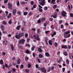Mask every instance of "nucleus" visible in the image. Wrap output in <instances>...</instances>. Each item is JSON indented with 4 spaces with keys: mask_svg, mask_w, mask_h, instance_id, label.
Masks as SVG:
<instances>
[{
    "mask_svg": "<svg viewBox=\"0 0 73 73\" xmlns=\"http://www.w3.org/2000/svg\"><path fill=\"white\" fill-rule=\"evenodd\" d=\"M8 8L9 9H11L12 8V3H8Z\"/></svg>",
    "mask_w": 73,
    "mask_h": 73,
    "instance_id": "nucleus-7",
    "label": "nucleus"
},
{
    "mask_svg": "<svg viewBox=\"0 0 73 73\" xmlns=\"http://www.w3.org/2000/svg\"><path fill=\"white\" fill-rule=\"evenodd\" d=\"M48 43L50 45H52L53 44V43H52V40H49L48 41Z\"/></svg>",
    "mask_w": 73,
    "mask_h": 73,
    "instance_id": "nucleus-15",
    "label": "nucleus"
},
{
    "mask_svg": "<svg viewBox=\"0 0 73 73\" xmlns=\"http://www.w3.org/2000/svg\"><path fill=\"white\" fill-rule=\"evenodd\" d=\"M25 41V40L24 39H22L19 41V44H24Z\"/></svg>",
    "mask_w": 73,
    "mask_h": 73,
    "instance_id": "nucleus-3",
    "label": "nucleus"
},
{
    "mask_svg": "<svg viewBox=\"0 0 73 73\" xmlns=\"http://www.w3.org/2000/svg\"><path fill=\"white\" fill-rule=\"evenodd\" d=\"M0 64H3V60H0Z\"/></svg>",
    "mask_w": 73,
    "mask_h": 73,
    "instance_id": "nucleus-35",
    "label": "nucleus"
},
{
    "mask_svg": "<svg viewBox=\"0 0 73 73\" xmlns=\"http://www.w3.org/2000/svg\"><path fill=\"white\" fill-rule=\"evenodd\" d=\"M46 19V18H42L41 19V21H42V23H43V22H44V21H45V19Z\"/></svg>",
    "mask_w": 73,
    "mask_h": 73,
    "instance_id": "nucleus-10",
    "label": "nucleus"
},
{
    "mask_svg": "<svg viewBox=\"0 0 73 73\" xmlns=\"http://www.w3.org/2000/svg\"><path fill=\"white\" fill-rule=\"evenodd\" d=\"M31 67V64H29L28 65V68H30Z\"/></svg>",
    "mask_w": 73,
    "mask_h": 73,
    "instance_id": "nucleus-56",
    "label": "nucleus"
},
{
    "mask_svg": "<svg viewBox=\"0 0 73 73\" xmlns=\"http://www.w3.org/2000/svg\"><path fill=\"white\" fill-rule=\"evenodd\" d=\"M67 46L65 45V46H63L62 45V48H64V49H67Z\"/></svg>",
    "mask_w": 73,
    "mask_h": 73,
    "instance_id": "nucleus-14",
    "label": "nucleus"
},
{
    "mask_svg": "<svg viewBox=\"0 0 73 73\" xmlns=\"http://www.w3.org/2000/svg\"><path fill=\"white\" fill-rule=\"evenodd\" d=\"M62 20H60L59 21V24H61V23H62Z\"/></svg>",
    "mask_w": 73,
    "mask_h": 73,
    "instance_id": "nucleus-43",
    "label": "nucleus"
},
{
    "mask_svg": "<svg viewBox=\"0 0 73 73\" xmlns=\"http://www.w3.org/2000/svg\"><path fill=\"white\" fill-rule=\"evenodd\" d=\"M5 66L6 68H8V69H9V68H8V64H5Z\"/></svg>",
    "mask_w": 73,
    "mask_h": 73,
    "instance_id": "nucleus-44",
    "label": "nucleus"
},
{
    "mask_svg": "<svg viewBox=\"0 0 73 73\" xmlns=\"http://www.w3.org/2000/svg\"><path fill=\"white\" fill-rule=\"evenodd\" d=\"M70 16L71 17H73V14L72 13H71L70 14Z\"/></svg>",
    "mask_w": 73,
    "mask_h": 73,
    "instance_id": "nucleus-53",
    "label": "nucleus"
},
{
    "mask_svg": "<svg viewBox=\"0 0 73 73\" xmlns=\"http://www.w3.org/2000/svg\"><path fill=\"white\" fill-rule=\"evenodd\" d=\"M13 15H16V9H15L13 10Z\"/></svg>",
    "mask_w": 73,
    "mask_h": 73,
    "instance_id": "nucleus-9",
    "label": "nucleus"
},
{
    "mask_svg": "<svg viewBox=\"0 0 73 73\" xmlns=\"http://www.w3.org/2000/svg\"><path fill=\"white\" fill-rule=\"evenodd\" d=\"M20 67L21 69H23L24 68V65H23V64H21L20 66Z\"/></svg>",
    "mask_w": 73,
    "mask_h": 73,
    "instance_id": "nucleus-46",
    "label": "nucleus"
},
{
    "mask_svg": "<svg viewBox=\"0 0 73 73\" xmlns=\"http://www.w3.org/2000/svg\"><path fill=\"white\" fill-rule=\"evenodd\" d=\"M45 41H48V38L47 37H45Z\"/></svg>",
    "mask_w": 73,
    "mask_h": 73,
    "instance_id": "nucleus-51",
    "label": "nucleus"
},
{
    "mask_svg": "<svg viewBox=\"0 0 73 73\" xmlns=\"http://www.w3.org/2000/svg\"><path fill=\"white\" fill-rule=\"evenodd\" d=\"M26 53H28V54H29L30 53V52L28 50H26Z\"/></svg>",
    "mask_w": 73,
    "mask_h": 73,
    "instance_id": "nucleus-29",
    "label": "nucleus"
},
{
    "mask_svg": "<svg viewBox=\"0 0 73 73\" xmlns=\"http://www.w3.org/2000/svg\"><path fill=\"white\" fill-rule=\"evenodd\" d=\"M24 33H19L18 34V35H16L15 36V37L17 39H19L23 37L24 36Z\"/></svg>",
    "mask_w": 73,
    "mask_h": 73,
    "instance_id": "nucleus-1",
    "label": "nucleus"
},
{
    "mask_svg": "<svg viewBox=\"0 0 73 73\" xmlns=\"http://www.w3.org/2000/svg\"><path fill=\"white\" fill-rule=\"evenodd\" d=\"M11 47V49L12 50H14V47L13 46V45L12 44H11L10 45Z\"/></svg>",
    "mask_w": 73,
    "mask_h": 73,
    "instance_id": "nucleus-23",
    "label": "nucleus"
},
{
    "mask_svg": "<svg viewBox=\"0 0 73 73\" xmlns=\"http://www.w3.org/2000/svg\"><path fill=\"white\" fill-rule=\"evenodd\" d=\"M70 33V31H68L67 32H65L64 33V35H68V34H69V33Z\"/></svg>",
    "mask_w": 73,
    "mask_h": 73,
    "instance_id": "nucleus-12",
    "label": "nucleus"
},
{
    "mask_svg": "<svg viewBox=\"0 0 73 73\" xmlns=\"http://www.w3.org/2000/svg\"><path fill=\"white\" fill-rule=\"evenodd\" d=\"M41 20L40 19H39L37 21V23H41Z\"/></svg>",
    "mask_w": 73,
    "mask_h": 73,
    "instance_id": "nucleus-48",
    "label": "nucleus"
},
{
    "mask_svg": "<svg viewBox=\"0 0 73 73\" xmlns=\"http://www.w3.org/2000/svg\"><path fill=\"white\" fill-rule=\"evenodd\" d=\"M54 69V66H52L51 68V70H53Z\"/></svg>",
    "mask_w": 73,
    "mask_h": 73,
    "instance_id": "nucleus-57",
    "label": "nucleus"
},
{
    "mask_svg": "<svg viewBox=\"0 0 73 73\" xmlns=\"http://www.w3.org/2000/svg\"><path fill=\"white\" fill-rule=\"evenodd\" d=\"M54 45L55 47H57V46H58V43L57 42H55L54 43Z\"/></svg>",
    "mask_w": 73,
    "mask_h": 73,
    "instance_id": "nucleus-22",
    "label": "nucleus"
},
{
    "mask_svg": "<svg viewBox=\"0 0 73 73\" xmlns=\"http://www.w3.org/2000/svg\"><path fill=\"white\" fill-rule=\"evenodd\" d=\"M17 64H20V62H21V60L20 59H18L17 60Z\"/></svg>",
    "mask_w": 73,
    "mask_h": 73,
    "instance_id": "nucleus-16",
    "label": "nucleus"
},
{
    "mask_svg": "<svg viewBox=\"0 0 73 73\" xmlns=\"http://www.w3.org/2000/svg\"><path fill=\"white\" fill-rule=\"evenodd\" d=\"M8 1V0H5L4 1V3H7Z\"/></svg>",
    "mask_w": 73,
    "mask_h": 73,
    "instance_id": "nucleus-45",
    "label": "nucleus"
},
{
    "mask_svg": "<svg viewBox=\"0 0 73 73\" xmlns=\"http://www.w3.org/2000/svg\"><path fill=\"white\" fill-rule=\"evenodd\" d=\"M21 27V26H20V25H18V26L17 27L16 29H17V30H19Z\"/></svg>",
    "mask_w": 73,
    "mask_h": 73,
    "instance_id": "nucleus-24",
    "label": "nucleus"
},
{
    "mask_svg": "<svg viewBox=\"0 0 73 73\" xmlns=\"http://www.w3.org/2000/svg\"><path fill=\"white\" fill-rule=\"evenodd\" d=\"M2 32L3 34H5V33H7V31H4L3 30V31Z\"/></svg>",
    "mask_w": 73,
    "mask_h": 73,
    "instance_id": "nucleus-59",
    "label": "nucleus"
},
{
    "mask_svg": "<svg viewBox=\"0 0 73 73\" xmlns=\"http://www.w3.org/2000/svg\"><path fill=\"white\" fill-rule=\"evenodd\" d=\"M57 7V6L56 5H54L53 6V9H56V8Z\"/></svg>",
    "mask_w": 73,
    "mask_h": 73,
    "instance_id": "nucleus-33",
    "label": "nucleus"
},
{
    "mask_svg": "<svg viewBox=\"0 0 73 73\" xmlns=\"http://www.w3.org/2000/svg\"><path fill=\"white\" fill-rule=\"evenodd\" d=\"M58 15H57V13L56 12H55L54 13V14L53 16V17L54 19H56V18H57V17Z\"/></svg>",
    "mask_w": 73,
    "mask_h": 73,
    "instance_id": "nucleus-8",
    "label": "nucleus"
},
{
    "mask_svg": "<svg viewBox=\"0 0 73 73\" xmlns=\"http://www.w3.org/2000/svg\"><path fill=\"white\" fill-rule=\"evenodd\" d=\"M17 13L19 15H20L21 14V12H20V11H18Z\"/></svg>",
    "mask_w": 73,
    "mask_h": 73,
    "instance_id": "nucleus-54",
    "label": "nucleus"
},
{
    "mask_svg": "<svg viewBox=\"0 0 73 73\" xmlns=\"http://www.w3.org/2000/svg\"><path fill=\"white\" fill-rule=\"evenodd\" d=\"M35 46H33V47H32L31 50L33 51L34 50H35Z\"/></svg>",
    "mask_w": 73,
    "mask_h": 73,
    "instance_id": "nucleus-32",
    "label": "nucleus"
},
{
    "mask_svg": "<svg viewBox=\"0 0 73 73\" xmlns=\"http://www.w3.org/2000/svg\"><path fill=\"white\" fill-rule=\"evenodd\" d=\"M21 4L22 5V4L25 5V2H21Z\"/></svg>",
    "mask_w": 73,
    "mask_h": 73,
    "instance_id": "nucleus-37",
    "label": "nucleus"
},
{
    "mask_svg": "<svg viewBox=\"0 0 73 73\" xmlns=\"http://www.w3.org/2000/svg\"><path fill=\"white\" fill-rule=\"evenodd\" d=\"M39 11L40 12H42V9H41L40 8H39Z\"/></svg>",
    "mask_w": 73,
    "mask_h": 73,
    "instance_id": "nucleus-39",
    "label": "nucleus"
},
{
    "mask_svg": "<svg viewBox=\"0 0 73 73\" xmlns=\"http://www.w3.org/2000/svg\"><path fill=\"white\" fill-rule=\"evenodd\" d=\"M29 16H31V15H32V12H30L28 15Z\"/></svg>",
    "mask_w": 73,
    "mask_h": 73,
    "instance_id": "nucleus-61",
    "label": "nucleus"
},
{
    "mask_svg": "<svg viewBox=\"0 0 73 73\" xmlns=\"http://www.w3.org/2000/svg\"><path fill=\"white\" fill-rule=\"evenodd\" d=\"M12 21H11V19H10L8 23L9 25H11L12 24Z\"/></svg>",
    "mask_w": 73,
    "mask_h": 73,
    "instance_id": "nucleus-27",
    "label": "nucleus"
},
{
    "mask_svg": "<svg viewBox=\"0 0 73 73\" xmlns=\"http://www.w3.org/2000/svg\"><path fill=\"white\" fill-rule=\"evenodd\" d=\"M45 54L46 56V57H49V56L50 55V54H49L48 52H45Z\"/></svg>",
    "mask_w": 73,
    "mask_h": 73,
    "instance_id": "nucleus-19",
    "label": "nucleus"
},
{
    "mask_svg": "<svg viewBox=\"0 0 73 73\" xmlns=\"http://www.w3.org/2000/svg\"><path fill=\"white\" fill-rule=\"evenodd\" d=\"M38 51L39 52H42V49H41L40 48H38Z\"/></svg>",
    "mask_w": 73,
    "mask_h": 73,
    "instance_id": "nucleus-20",
    "label": "nucleus"
},
{
    "mask_svg": "<svg viewBox=\"0 0 73 73\" xmlns=\"http://www.w3.org/2000/svg\"><path fill=\"white\" fill-rule=\"evenodd\" d=\"M56 35V32H54L52 34V35H51V36L52 37H53L54 36Z\"/></svg>",
    "mask_w": 73,
    "mask_h": 73,
    "instance_id": "nucleus-25",
    "label": "nucleus"
},
{
    "mask_svg": "<svg viewBox=\"0 0 73 73\" xmlns=\"http://www.w3.org/2000/svg\"><path fill=\"white\" fill-rule=\"evenodd\" d=\"M33 37L34 38V39H36L37 41H39L40 40V38H39V36L37 35V36L35 35L33 36Z\"/></svg>",
    "mask_w": 73,
    "mask_h": 73,
    "instance_id": "nucleus-4",
    "label": "nucleus"
},
{
    "mask_svg": "<svg viewBox=\"0 0 73 73\" xmlns=\"http://www.w3.org/2000/svg\"><path fill=\"white\" fill-rule=\"evenodd\" d=\"M31 39H30V38H29L27 39V42H29V41H30Z\"/></svg>",
    "mask_w": 73,
    "mask_h": 73,
    "instance_id": "nucleus-55",
    "label": "nucleus"
},
{
    "mask_svg": "<svg viewBox=\"0 0 73 73\" xmlns=\"http://www.w3.org/2000/svg\"><path fill=\"white\" fill-rule=\"evenodd\" d=\"M41 1L40 2H39V3L41 5H42V6H43L45 5V0H38V1Z\"/></svg>",
    "mask_w": 73,
    "mask_h": 73,
    "instance_id": "nucleus-2",
    "label": "nucleus"
},
{
    "mask_svg": "<svg viewBox=\"0 0 73 73\" xmlns=\"http://www.w3.org/2000/svg\"><path fill=\"white\" fill-rule=\"evenodd\" d=\"M11 16H12L11 13H9L7 16V18L8 19H9V18H11Z\"/></svg>",
    "mask_w": 73,
    "mask_h": 73,
    "instance_id": "nucleus-11",
    "label": "nucleus"
},
{
    "mask_svg": "<svg viewBox=\"0 0 73 73\" xmlns=\"http://www.w3.org/2000/svg\"><path fill=\"white\" fill-rule=\"evenodd\" d=\"M29 60V58L28 57L26 56L25 57V61H28Z\"/></svg>",
    "mask_w": 73,
    "mask_h": 73,
    "instance_id": "nucleus-34",
    "label": "nucleus"
},
{
    "mask_svg": "<svg viewBox=\"0 0 73 73\" xmlns=\"http://www.w3.org/2000/svg\"><path fill=\"white\" fill-rule=\"evenodd\" d=\"M40 29H38L37 31V33H38V34H39V33H40Z\"/></svg>",
    "mask_w": 73,
    "mask_h": 73,
    "instance_id": "nucleus-52",
    "label": "nucleus"
},
{
    "mask_svg": "<svg viewBox=\"0 0 73 73\" xmlns=\"http://www.w3.org/2000/svg\"><path fill=\"white\" fill-rule=\"evenodd\" d=\"M1 30L2 31H4V26H3V25H2L1 26Z\"/></svg>",
    "mask_w": 73,
    "mask_h": 73,
    "instance_id": "nucleus-36",
    "label": "nucleus"
},
{
    "mask_svg": "<svg viewBox=\"0 0 73 73\" xmlns=\"http://www.w3.org/2000/svg\"><path fill=\"white\" fill-rule=\"evenodd\" d=\"M49 20L50 21H53V19L52 18H49Z\"/></svg>",
    "mask_w": 73,
    "mask_h": 73,
    "instance_id": "nucleus-50",
    "label": "nucleus"
},
{
    "mask_svg": "<svg viewBox=\"0 0 73 73\" xmlns=\"http://www.w3.org/2000/svg\"><path fill=\"white\" fill-rule=\"evenodd\" d=\"M38 57L40 58H41L43 57V55L41 54H40L39 55Z\"/></svg>",
    "mask_w": 73,
    "mask_h": 73,
    "instance_id": "nucleus-21",
    "label": "nucleus"
},
{
    "mask_svg": "<svg viewBox=\"0 0 73 73\" xmlns=\"http://www.w3.org/2000/svg\"><path fill=\"white\" fill-rule=\"evenodd\" d=\"M3 24H4L5 25H6V24H7V23H6L5 21H4L3 22Z\"/></svg>",
    "mask_w": 73,
    "mask_h": 73,
    "instance_id": "nucleus-42",
    "label": "nucleus"
},
{
    "mask_svg": "<svg viewBox=\"0 0 73 73\" xmlns=\"http://www.w3.org/2000/svg\"><path fill=\"white\" fill-rule=\"evenodd\" d=\"M36 68H38V64H36L35 65Z\"/></svg>",
    "mask_w": 73,
    "mask_h": 73,
    "instance_id": "nucleus-62",
    "label": "nucleus"
},
{
    "mask_svg": "<svg viewBox=\"0 0 73 73\" xmlns=\"http://www.w3.org/2000/svg\"><path fill=\"white\" fill-rule=\"evenodd\" d=\"M19 4V1H18L17 3V6H19V5H20Z\"/></svg>",
    "mask_w": 73,
    "mask_h": 73,
    "instance_id": "nucleus-58",
    "label": "nucleus"
},
{
    "mask_svg": "<svg viewBox=\"0 0 73 73\" xmlns=\"http://www.w3.org/2000/svg\"><path fill=\"white\" fill-rule=\"evenodd\" d=\"M37 60L39 63H41V60L40 59L38 58Z\"/></svg>",
    "mask_w": 73,
    "mask_h": 73,
    "instance_id": "nucleus-38",
    "label": "nucleus"
},
{
    "mask_svg": "<svg viewBox=\"0 0 73 73\" xmlns=\"http://www.w3.org/2000/svg\"><path fill=\"white\" fill-rule=\"evenodd\" d=\"M63 54L65 56H68V52L66 51L64 52Z\"/></svg>",
    "mask_w": 73,
    "mask_h": 73,
    "instance_id": "nucleus-17",
    "label": "nucleus"
},
{
    "mask_svg": "<svg viewBox=\"0 0 73 73\" xmlns=\"http://www.w3.org/2000/svg\"><path fill=\"white\" fill-rule=\"evenodd\" d=\"M66 62H67V64H69V60H68V59H67L66 60Z\"/></svg>",
    "mask_w": 73,
    "mask_h": 73,
    "instance_id": "nucleus-40",
    "label": "nucleus"
},
{
    "mask_svg": "<svg viewBox=\"0 0 73 73\" xmlns=\"http://www.w3.org/2000/svg\"><path fill=\"white\" fill-rule=\"evenodd\" d=\"M55 1H56V0H52L51 1V3L52 4H56V2H55Z\"/></svg>",
    "mask_w": 73,
    "mask_h": 73,
    "instance_id": "nucleus-18",
    "label": "nucleus"
},
{
    "mask_svg": "<svg viewBox=\"0 0 73 73\" xmlns=\"http://www.w3.org/2000/svg\"><path fill=\"white\" fill-rule=\"evenodd\" d=\"M25 72H26V73H28V72H29V70L28 69H26L25 70Z\"/></svg>",
    "mask_w": 73,
    "mask_h": 73,
    "instance_id": "nucleus-41",
    "label": "nucleus"
},
{
    "mask_svg": "<svg viewBox=\"0 0 73 73\" xmlns=\"http://www.w3.org/2000/svg\"><path fill=\"white\" fill-rule=\"evenodd\" d=\"M66 13L64 11H62L61 13V15L62 16H66Z\"/></svg>",
    "mask_w": 73,
    "mask_h": 73,
    "instance_id": "nucleus-5",
    "label": "nucleus"
},
{
    "mask_svg": "<svg viewBox=\"0 0 73 73\" xmlns=\"http://www.w3.org/2000/svg\"><path fill=\"white\" fill-rule=\"evenodd\" d=\"M62 58H61V59L59 60V61H57V62H58V63H60V62L61 61H62Z\"/></svg>",
    "mask_w": 73,
    "mask_h": 73,
    "instance_id": "nucleus-49",
    "label": "nucleus"
},
{
    "mask_svg": "<svg viewBox=\"0 0 73 73\" xmlns=\"http://www.w3.org/2000/svg\"><path fill=\"white\" fill-rule=\"evenodd\" d=\"M51 28H52V29H54V25H52L50 26Z\"/></svg>",
    "mask_w": 73,
    "mask_h": 73,
    "instance_id": "nucleus-30",
    "label": "nucleus"
},
{
    "mask_svg": "<svg viewBox=\"0 0 73 73\" xmlns=\"http://www.w3.org/2000/svg\"><path fill=\"white\" fill-rule=\"evenodd\" d=\"M28 13L27 12H24L23 13V15H24L25 16H27V15H28Z\"/></svg>",
    "mask_w": 73,
    "mask_h": 73,
    "instance_id": "nucleus-28",
    "label": "nucleus"
},
{
    "mask_svg": "<svg viewBox=\"0 0 73 73\" xmlns=\"http://www.w3.org/2000/svg\"><path fill=\"white\" fill-rule=\"evenodd\" d=\"M63 27H64V25H60V28L62 29Z\"/></svg>",
    "mask_w": 73,
    "mask_h": 73,
    "instance_id": "nucleus-63",
    "label": "nucleus"
},
{
    "mask_svg": "<svg viewBox=\"0 0 73 73\" xmlns=\"http://www.w3.org/2000/svg\"><path fill=\"white\" fill-rule=\"evenodd\" d=\"M25 38H27L28 37V34L27 33H26L25 35Z\"/></svg>",
    "mask_w": 73,
    "mask_h": 73,
    "instance_id": "nucleus-26",
    "label": "nucleus"
},
{
    "mask_svg": "<svg viewBox=\"0 0 73 73\" xmlns=\"http://www.w3.org/2000/svg\"><path fill=\"white\" fill-rule=\"evenodd\" d=\"M13 66H16V63L15 62H13Z\"/></svg>",
    "mask_w": 73,
    "mask_h": 73,
    "instance_id": "nucleus-47",
    "label": "nucleus"
},
{
    "mask_svg": "<svg viewBox=\"0 0 73 73\" xmlns=\"http://www.w3.org/2000/svg\"><path fill=\"white\" fill-rule=\"evenodd\" d=\"M3 44L4 45H5L7 42H8V41L7 40H4L3 41Z\"/></svg>",
    "mask_w": 73,
    "mask_h": 73,
    "instance_id": "nucleus-13",
    "label": "nucleus"
},
{
    "mask_svg": "<svg viewBox=\"0 0 73 73\" xmlns=\"http://www.w3.org/2000/svg\"><path fill=\"white\" fill-rule=\"evenodd\" d=\"M44 11H47L48 10V7H45L44 8Z\"/></svg>",
    "mask_w": 73,
    "mask_h": 73,
    "instance_id": "nucleus-31",
    "label": "nucleus"
},
{
    "mask_svg": "<svg viewBox=\"0 0 73 73\" xmlns=\"http://www.w3.org/2000/svg\"><path fill=\"white\" fill-rule=\"evenodd\" d=\"M12 70L13 72H15L16 71V69H15V68H13L12 69Z\"/></svg>",
    "mask_w": 73,
    "mask_h": 73,
    "instance_id": "nucleus-64",
    "label": "nucleus"
},
{
    "mask_svg": "<svg viewBox=\"0 0 73 73\" xmlns=\"http://www.w3.org/2000/svg\"><path fill=\"white\" fill-rule=\"evenodd\" d=\"M41 71L42 72H44V73H46V70L44 67H42L41 68Z\"/></svg>",
    "mask_w": 73,
    "mask_h": 73,
    "instance_id": "nucleus-6",
    "label": "nucleus"
},
{
    "mask_svg": "<svg viewBox=\"0 0 73 73\" xmlns=\"http://www.w3.org/2000/svg\"><path fill=\"white\" fill-rule=\"evenodd\" d=\"M65 68H63L62 69V72H64V71H65Z\"/></svg>",
    "mask_w": 73,
    "mask_h": 73,
    "instance_id": "nucleus-60",
    "label": "nucleus"
}]
</instances>
